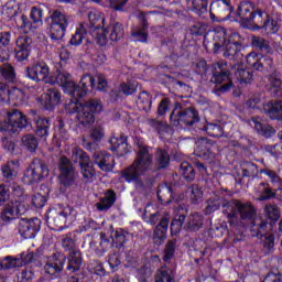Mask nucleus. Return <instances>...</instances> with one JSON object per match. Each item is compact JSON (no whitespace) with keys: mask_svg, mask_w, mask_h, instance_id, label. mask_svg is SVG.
<instances>
[{"mask_svg":"<svg viewBox=\"0 0 282 282\" xmlns=\"http://www.w3.org/2000/svg\"><path fill=\"white\" fill-rule=\"evenodd\" d=\"M212 79L210 82L215 85H220L216 88V91L226 94L235 87V83L241 85H250L254 78V73L251 68H245L241 64H232L226 61H219L210 66ZM227 84L221 85V83Z\"/></svg>","mask_w":282,"mask_h":282,"instance_id":"1","label":"nucleus"},{"mask_svg":"<svg viewBox=\"0 0 282 282\" xmlns=\"http://www.w3.org/2000/svg\"><path fill=\"white\" fill-rule=\"evenodd\" d=\"M152 166L153 152H151V148L139 143L133 163L121 172V177L128 183L133 182L134 188L139 193H147L150 191L151 184H149V181H142V175L151 171Z\"/></svg>","mask_w":282,"mask_h":282,"instance_id":"2","label":"nucleus"},{"mask_svg":"<svg viewBox=\"0 0 282 282\" xmlns=\"http://www.w3.org/2000/svg\"><path fill=\"white\" fill-rule=\"evenodd\" d=\"M243 43L246 40L239 33H228L226 28L217 26L214 30L212 52L214 54L223 52V57L228 61H241Z\"/></svg>","mask_w":282,"mask_h":282,"instance_id":"3","label":"nucleus"},{"mask_svg":"<svg viewBox=\"0 0 282 282\" xmlns=\"http://www.w3.org/2000/svg\"><path fill=\"white\" fill-rule=\"evenodd\" d=\"M65 102L64 109L66 113H77V122L83 127H91L96 122V113L102 111V101L98 98L88 99L84 102L78 101V96H73Z\"/></svg>","mask_w":282,"mask_h":282,"instance_id":"4","label":"nucleus"},{"mask_svg":"<svg viewBox=\"0 0 282 282\" xmlns=\"http://www.w3.org/2000/svg\"><path fill=\"white\" fill-rule=\"evenodd\" d=\"M59 87H63L65 94L68 96H77L78 98H85L89 87H95L96 79L91 75H84L79 82V85H76V82L72 78V74L67 70H57L55 74V79L52 80Z\"/></svg>","mask_w":282,"mask_h":282,"instance_id":"5","label":"nucleus"},{"mask_svg":"<svg viewBox=\"0 0 282 282\" xmlns=\"http://www.w3.org/2000/svg\"><path fill=\"white\" fill-rule=\"evenodd\" d=\"M199 111L195 107H186L185 104L175 102L170 115V124L172 127H194L199 122Z\"/></svg>","mask_w":282,"mask_h":282,"instance_id":"6","label":"nucleus"},{"mask_svg":"<svg viewBox=\"0 0 282 282\" xmlns=\"http://www.w3.org/2000/svg\"><path fill=\"white\" fill-rule=\"evenodd\" d=\"M31 127L28 117L19 109L7 111L3 122H0V131L9 133V135H19L23 129Z\"/></svg>","mask_w":282,"mask_h":282,"instance_id":"7","label":"nucleus"},{"mask_svg":"<svg viewBox=\"0 0 282 282\" xmlns=\"http://www.w3.org/2000/svg\"><path fill=\"white\" fill-rule=\"evenodd\" d=\"M147 221L148 224H151V226H155V224L159 223L153 231V242L155 243V246H162L166 240V232H169L171 214H169L167 212H164L163 214L156 212L154 214H151Z\"/></svg>","mask_w":282,"mask_h":282,"instance_id":"8","label":"nucleus"},{"mask_svg":"<svg viewBox=\"0 0 282 282\" xmlns=\"http://www.w3.org/2000/svg\"><path fill=\"white\" fill-rule=\"evenodd\" d=\"M47 224L63 230L67 221H74L76 219V212L73 207L58 206L53 207L48 210L46 215Z\"/></svg>","mask_w":282,"mask_h":282,"instance_id":"9","label":"nucleus"},{"mask_svg":"<svg viewBox=\"0 0 282 282\" xmlns=\"http://www.w3.org/2000/svg\"><path fill=\"white\" fill-rule=\"evenodd\" d=\"M50 175V167L47 163L40 158H34L29 167L24 172V184H39Z\"/></svg>","mask_w":282,"mask_h":282,"instance_id":"10","label":"nucleus"},{"mask_svg":"<svg viewBox=\"0 0 282 282\" xmlns=\"http://www.w3.org/2000/svg\"><path fill=\"white\" fill-rule=\"evenodd\" d=\"M69 23H72V18H69V15L59 10H54L51 14L50 23V36L52 41H62L65 36V32H67Z\"/></svg>","mask_w":282,"mask_h":282,"instance_id":"11","label":"nucleus"},{"mask_svg":"<svg viewBox=\"0 0 282 282\" xmlns=\"http://www.w3.org/2000/svg\"><path fill=\"white\" fill-rule=\"evenodd\" d=\"M237 14L242 23L259 25L261 17H263V10L257 9L254 3L250 1H242L238 7Z\"/></svg>","mask_w":282,"mask_h":282,"instance_id":"12","label":"nucleus"},{"mask_svg":"<svg viewBox=\"0 0 282 282\" xmlns=\"http://www.w3.org/2000/svg\"><path fill=\"white\" fill-rule=\"evenodd\" d=\"M58 169H59V183L65 188H69V186H74L76 184V167H74V163L67 156H61L58 160Z\"/></svg>","mask_w":282,"mask_h":282,"instance_id":"13","label":"nucleus"},{"mask_svg":"<svg viewBox=\"0 0 282 282\" xmlns=\"http://www.w3.org/2000/svg\"><path fill=\"white\" fill-rule=\"evenodd\" d=\"M41 230V219L39 218H22L18 225V232L23 239H34Z\"/></svg>","mask_w":282,"mask_h":282,"instance_id":"14","label":"nucleus"},{"mask_svg":"<svg viewBox=\"0 0 282 282\" xmlns=\"http://www.w3.org/2000/svg\"><path fill=\"white\" fill-rule=\"evenodd\" d=\"M25 76L30 78V80H34V83H44L48 82L50 76V66H47L44 62H37L32 66H28L25 68Z\"/></svg>","mask_w":282,"mask_h":282,"instance_id":"15","label":"nucleus"},{"mask_svg":"<svg viewBox=\"0 0 282 282\" xmlns=\"http://www.w3.org/2000/svg\"><path fill=\"white\" fill-rule=\"evenodd\" d=\"M67 257L63 253H54L53 259L47 261L44 265V272L52 279L58 278V274L63 272Z\"/></svg>","mask_w":282,"mask_h":282,"instance_id":"16","label":"nucleus"},{"mask_svg":"<svg viewBox=\"0 0 282 282\" xmlns=\"http://www.w3.org/2000/svg\"><path fill=\"white\" fill-rule=\"evenodd\" d=\"M32 53V37L22 35L15 41V58L17 61H28Z\"/></svg>","mask_w":282,"mask_h":282,"instance_id":"17","label":"nucleus"},{"mask_svg":"<svg viewBox=\"0 0 282 282\" xmlns=\"http://www.w3.org/2000/svg\"><path fill=\"white\" fill-rule=\"evenodd\" d=\"M213 147H215L213 140L207 138H199L196 141V155H198V158H204V160H210L212 158H215V153H213Z\"/></svg>","mask_w":282,"mask_h":282,"instance_id":"18","label":"nucleus"},{"mask_svg":"<svg viewBox=\"0 0 282 282\" xmlns=\"http://www.w3.org/2000/svg\"><path fill=\"white\" fill-rule=\"evenodd\" d=\"M94 163L99 166L100 171L109 173L113 171V159L107 151L97 152L93 154Z\"/></svg>","mask_w":282,"mask_h":282,"instance_id":"19","label":"nucleus"},{"mask_svg":"<svg viewBox=\"0 0 282 282\" xmlns=\"http://www.w3.org/2000/svg\"><path fill=\"white\" fill-rule=\"evenodd\" d=\"M235 8L230 6V0H216L212 2L209 12L210 17H228L231 12H234Z\"/></svg>","mask_w":282,"mask_h":282,"instance_id":"20","label":"nucleus"},{"mask_svg":"<svg viewBox=\"0 0 282 282\" xmlns=\"http://www.w3.org/2000/svg\"><path fill=\"white\" fill-rule=\"evenodd\" d=\"M268 220L256 217L250 223L249 232L251 237H256L257 239H263V236L268 234Z\"/></svg>","mask_w":282,"mask_h":282,"instance_id":"21","label":"nucleus"},{"mask_svg":"<svg viewBox=\"0 0 282 282\" xmlns=\"http://www.w3.org/2000/svg\"><path fill=\"white\" fill-rule=\"evenodd\" d=\"M20 166L21 162H19V160L8 161L1 166L2 177L7 182H14V180H17V175H19Z\"/></svg>","mask_w":282,"mask_h":282,"instance_id":"22","label":"nucleus"},{"mask_svg":"<svg viewBox=\"0 0 282 282\" xmlns=\"http://www.w3.org/2000/svg\"><path fill=\"white\" fill-rule=\"evenodd\" d=\"M116 199H118L116 192L113 189H107L104 193V197L99 198V202L95 204V207L100 213H105L116 204Z\"/></svg>","mask_w":282,"mask_h":282,"instance_id":"23","label":"nucleus"},{"mask_svg":"<svg viewBox=\"0 0 282 282\" xmlns=\"http://www.w3.org/2000/svg\"><path fill=\"white\" fill-rule=\"evenodd\" d=\"M63 96L56 88H48L44 95V109L47 111L54 110L56 105H59Z\"/></svg>","mask_w":282,"mask_h":282,"instance_id":"24","label":"nucleus"},{"mask_svg":"<svg viewBox=\"0 0 282 282\" xmlns=\"http://www.w3.org/2000/svg\"><path fill=\"white\" fill-rule=\"evenodd\" d=\"M183 228L187 232H197L198 230H202V228H204V215L197 213L191 214L185 220Z\"/></svg>","mask_w":282,"mask_h":282,"instance_id":"25","label":"nucleus"},{"mask_svg":"<svg viewBox=\"0 0 282 282\" xmlns=\"http://www.w3.org/2000/svg\"><path fill=\"white\" fill-rule=\"evenodd\" d=\"M66 259L68 261L66 268L68 272H80L83 267V252H80V249L70 251Z\"/></svg>","mask_w":282,"mask_h":282,"instance_id":"26","label":"nucleus"},{"mask_svg":"<svg viewBox=\"0 0 282 282\" xmlns=\"http://www.w3.org/2000/svg\"><path fill=\"white\" fill-rule=\"evenodd\" d=\"M239 200H228L224 197L223 213L229 219V224H232V219H237L239 215Z\"/></svg>","mask_w":282,"mask_h":282,"instance_id":"27","label":"nucleus"},{"mask_svg":"<svg viewBox=\"0 0 282 282\" xmlns=\"http://www.w3.org/2000/svg\"><path fill=\"white\" fill-rule=\"evenodd\" d=\"M250 126L264 138H272L276 133V130L270 123H263L256 117L251 118Z\"/></svg>","mask_w":282,"mask_h":282,"instance_id":"28","label":"nucleus"},{"mask_svg":"<svg viewBox=\"0 0 282 282\" xmlns=\"http://www.w3.org/2000/svg\"><path fill=\"white\" fill-rule=\"evenodd\" d=\"M133 239V234L119 228L115 230V234L112 236V246L115 248H124L127 246L128 241H131Z\"/></svg>","mask_w":282,"mask_h":282,"instance_id":"29","label":"nucleus"},{"mask_svg":"<svg viewBox=\"0 0 282 282\" xmlns=\"http://www.w3.org/2000/svg\"><path fill=\"white\" fill-rule=\"evenodd\" d=\"M263 111L271 120H279L281 118L282 100H271L264 104Z\"/></svg>","mask_w":282,"mask_h":282,"instance_id":"30","label":"nucleus"},{"mask_svg":"<svg viewBox=\"0 0 282 282\" xmlns=\"http://www.w3.org/2000/svg\"><path fill=\"white\" fill-rule=\"evenodd\" d=\"M256 30H264L265 34H276L279 32V22L276 20L270 18V15H265L263 20V15L261 17V23L253 24Z\"/></svg>","mask_w":282,"mask_h":282,"instance_id":"31","label":"nucleus"},{"mask_svg":"<svg viewBox=\"0 0 282 282\" xmlns=\"http://www.w3.org/2000/svg\"><path fill=\"white\" fill-rule=\"evenodd\" d=\"M110 149L117 153V155L122 158V155H127V153H129V143H127V139L124 137H112L110 139Z\"/></svg>","mask_w":282,"mask_h":282,"instance_id":"32","label":"nucleus"},{"mask_svg":"<svg viewBox=\"0 0 282 282\" xmlns=\"http://www.w3.org/2000/svg\"><path fill=\"white\" fill-rule=\"evenodd\" d=\"M280 189H276L273 186H270V183H260L259 185V200L260 202H268V199H274L276 198V195Z\"/></svg>","mask_w":282,"mask_h":282,"instance_id":"33","label":"nucleus"},{"mask_svg":"<svg viewBox=\"0 0 282 282\" xmlns=\"http://www.w3.org/2000/svg\"><path fill=\"white\" fill-rule=\"evenodd\" d=\"M173 193H175V187L171 184H164L159 186L156 192L158 199L164 204H171L173 202Z\"/></svg>","mask_w":282,"mask_h":282,"instance_id":"34","label":"nucleus"},{"mask_svg":"<svg viewBox=\"0 0 282 282\" xmlns=\"http://www.w3.org/2000/svg\"><path fill=\"white\" fill-rule=\"evenodd\" d=\"M72 162L75 164H79V167L85 166V164H89L91 162V158L85 150L79 148H73L72 149V155H70Z\"/></svg>","mask_w":282,"mask_h":282,"instance_id":"35","label":"nucleus"},{"mask_svg":"<svg viewBox=\"0 0 282 282\" xmlns=\"http://www.w3.org/2000/svg\"><path fill=\"white\" fill-rule=\"evenodd\" d=\"M36 129L35 134L37 138H47L50 135V127H52V123L50 122V118L46 117H39L36 122Z\"/></svg>","mask_w":282,"mask_h":282,"instance_id":"36","label":"nucleus"},{"mask_svg":"<svg viewBox=\"0 0 282 282\" xmlns=\"http://www.w3.org/2000/svg\"><path fill=\"white\" fill-rule=\"evenodd\" d=\"M154 282H175V272L173 269L162 267L161 269L156 270Z\"/></svg>","mask_w":282,"mask_h":282,"instance_id":"37","label":"nucleus"},{"mask_svg":"<svg viewBox=\"0 0 282 282\" xmlns=\"http://www.w3.org/2000/svg\"><path fill=\"white\" fill-rule=\"evenodd\" d=\"M88 21L89 24H84L86 30L88 28V32H94L95 30H100L102 29V21H105V19H102L100 17V13L96 12V11H90L88 13Z\"/></svg>","mask_w":282,"mask_h":282,"instance_id":"38","label":"nucleus"},{"mask_svg":"<svg viewBox=\"0 0 282 282\" xmlns=\"http://www.w3.org/2000/svg\"><path fill=\"white\" fill-rule=\"evenodd\" d=\"M272 65H274L272 57L268 55H260V58H257L253 64V69L257 72H270V69H272Z\"/></svg>","mask_w":282,"mask_h":282,"instance_id":"39","label":"nucleus"},{"mask_svg":"<svg viewBox=\"0 0 282 282\" xmlns=\"http://www.w3.org/2000/svg\"><path fill=\"white\" fill-rule=\"evenodd\" d=\"M155 162L159 171L169 169V165L171 164V155L166 150L158 149L155 153Z\"/></svg>","mask_w":282,"mask_h":282,"instance_id":"40","label":"nucleus"},{"mask_svg":"<svg viewBox=\"0 0 282 282\" xmlns=\"http://www.w3.org/2000/svg\"><path fill=\"white\" fill-rule=\"evenodd\" d=\"M14 96H20L21 98V89L14 88L10 90L8 85H6L4 83H0V99L2 100V102H6V100H14Z\"/></svg>","mask_w":282,"mask_h":282,"instance_id":"41","label":"nucleus"},{"mask_svg":"<svg viewBox=\"0 0 282 282\" xmlns=\"http://www.w3.org/2000/svg\"><path fill=\"white\" fill-rule=\"evenodd\" d=\"M224 204V196H213L206 200L205 215H213Z\"/></svg>","mask_w":282,"mask_h":282,"instance_id":"42","label":"nucleus"},{"mask_svg":"<svg viewBox=\"0 0 282 282\" xmlns=\"http://www.w3.org/2000/svg\"><path fill=\"white\" fill-rule=\"evenodd\" d=\"M21 142L29 153H35L36 149H39V139L32 133L24 134Z\"/></svg>","mask_w":282,"mask_h":282,"instance_id":"43","label":"nucleus"},{"mask_svg":"<svg viewBox=\"0 0 282 282\" xmlns=\"http://www.w3.org/2000/svg\"><path fill=\"white\" fill-rule=\"evenodd\" d=\"M18 217H19V214L17 213V207L14 205V202H10L6 204L1 212L2 221L10 223L13 219H17Z\"/></svg>","mask_w":282,"mask_h":282,"instance_id":"44","label":"nucleus"},{"mask_svg":"<svg viewBox=\"0 0 282 282\" xmlns=\"http://www.w3.org/2000/svg\"><path fill=\"white\" fill-rule=\"evenodd\" d=\"M251 45L260 52H265V54H272L270 42L261 36L253 35L251 37Z\"/></svg>","mask_w":282,"mask_h":282,"instance_id":"45","label":"nucleus"},{"mask_svg":"<svg viewBox=\"0 0 282 282\" xmlns=\"http://www.w3.org/2000/svg\"><path fill=\"white\" fill-rule=\"evenodd\" d=\"M240 169L242 171V177H257L259 175V167L253 162L242 161Z\"/></svg>","mask_w":282,"mask_h":282,"instance_id":"46","label":"nucleus"},{"mask_svg":"<svg viewBox=\"0 0 282 282\" xmlns=\"http://www.w3.org/2000/svg\"><path fill=\"white\" fill-rule=\"evenodd\" d=\"M152 102L153 101H152L151 95H149V93H147V91H142L138 96L137 107L141 111H145V113H147V112L151 111Z\"/></svg>","mask_w":282,"mask_h":282,"instance_id":"47","label":"nucleus"},{"mask_svg":"<svg viewBox=\"0 0 282 282\" xmlns=\"http://www.w3.org/2000/svg\"><path fill=\"white\" fill-rule=\"evenodd\" d=\"M180 175L185 180V182H193L195 180V169L188 162H183L180 164L178 169Z\"/></svg>","mask_w":282,"mask_h":282,"instance_id":"48","label":"nucleus"},{"mask_svg":"<svg viewBox=\"0 0 282 282\" xmlns=\"http://www.w3.org/2000/svg\"><path fill=\"white\" fill-rule=\"evenodd\" d=\"M238 214H240L241 219H249L250 221H253L256 219L254 215H257V212L252 205L239 203Z\"/></svg>","mask_w":282,"mask_h":282,"instance_id":"49","label":"nucleus"},{"mask_svg":"<svg viewBox=\"0 0 282 282\" xmlns=\"http://www.w3.org/2000/svg\"><path fill=\"white\" fill-rule=\"evenodd\" d=\"M175 250H177V239L173 238L167 240L164 249L163 261L169 263L173 257H175Z\"/></svg>","mask_w":282,"mask_h":282,"instance_id":"50","label":"nucleus"},{"mask_svg":"<svg viewBox=\"0 0 282 282\" xmlns=\"http://www.w3.org/2000/svg\"><path fill=\"white\" fill-rule=\"evenodd\" d=\"M85 39H87V28L85 24H80L79 28L76 29L75 34L72 35L69 43L70 45L78 46Z\"/></svg>","mask_w":282,"mask_h":282,"instance_id":"51","label":"nucleus"},{"mask_svg":"<svg viewBox=\"0 0 282 282\" xmlns=\"http://www.w3.org/2000/svg\"><path fill=\"white\" fill-rule=\"evenodd\" d=\"M261 173H263L264 175H267V177H269L270 184L271 186H273V188H276L278 191H282V180H281V176H279V174L275 171H272L270 169H264V170H261Z\"/></svg>","mask_w":282,"mask_h":282,"instance_id":"52","label":"nucleus"},{"mask_svg":"<svg viewBox=\"0 0 282 282\" xmlns=\"http://www.w3.org/2000/svg\"><path fill=\"white\" fill-rule=\"evenodd\" d=\"M108 30L110 32V41L118 42L124 36V28L119 22L110 25Z\"/></svg>","mask_w":282,"mask_h":282,"instance_id":"53","label":"nucleus"},{"mask_svg":"<svg viewBox=\"0 0 282 282\" xmlns=\"http://www.w3.org/2000/svg\"><path fill=\"white\" fill-rule=\"evenodd\" d=\"M80 173L85 182H94V178L96 177V169H94V163L90 161L85 165H82Z\"/></svg>","mask_w":282,"mask_h":282,"instance_id":"54","label":"nucleus"},{"mask_svg":"<svg viewBox=\"0 0 282 282\" xmlns=\"http://www.w3.org/2000/svg\"><path fill=\"white\" fill-rule=\"evenodd\" d=\"M37 254L32 252V251H26V252H22L20 253V257L18 258L21 267L23 268V265H29V263H34L35 265H41V262H36L37 259Z\"/></svg>","mask_w":282,"mask_h":282,"instance_id":"55","label":"nucleus"},{"mask_svg":"<svg viewBox=\"0 0 282 282\" xmlns=\"http://www.w3.org/2000/svg\"><path fill=\"white\" fill-rule=\"evenodd\" d=\"M203 131H206L207 135H210V138H221L224 135V128L217 123H207L203 128Z\"/></svg>","mask_w":282,"mask_h":282,"instance_id":"56","label":"nucleus"},{"mask_svg":"<svg viewBox=\"0 0 282 282\" xmlns=\"http://www.w3.org/2000/svg\"><path fill=\"white\" fill-rule=\"evenodd\" d=\"M186 221V215L181 214L177 218H174L170 225L171 235H178Z\"/></svg>","mask_w":282,"mask_h":282,"instance_id":"57","label":"nucleus"},{"mask_svg":"<svg viewBox=\"0 0 282 282\" xmlns=\"http://www.w3.org/2000/svg\"><path fill=\"white\" fill-rule=\"evenodd\" d=\"M192 10L196 12L198 17L208 12V0H192Z\"/></svg>","mask_w":282,"mask_h":282,"instance_id":"58","label":"nucleus"},{"mask_svg":"<svg viewBox=\"0 0 282 282\" xmlns=\"http://www.w3.org/2000/svg\"><path fill=\"white\" fill-rule=\"evenodd\" d=\"M188 192L191 193L189 199L194 203L197 204L204 197V192H202V187L197 184H193L192 186L188 187Z\"/></svg>","mask_w":282,"mask_h":282,"instance_id":"59","label":"nucleus"},{"mask_svg":"<svg viewBox=\"0 0 282 282\" xmlns=\"http://www.w3.org/2000/svg\"><path fill=\"white\" fill-rule=\"evenodd\" d=\"M107 30L105 29H97L95 31H93V36H95L96 42L98 43V45H100L101 47H105V45H107L108 43V39H107Z\"/></svg>","mask_w":282,"mask_h":282,"instance_id":"60","label":"nucleus"},{"mask_svg":"<svg viewBox=\"0 0 282 282\" xmlns=\"http://www.w3.org/2000/svg\"><path fill=\"white\" fill-rule=\"evenodd\" d=\"M34 279V268L26 267L18 274V282H28Z\"/></svg>","mask_w":282,"mask_h":282,"instance_id":"61","label":"nucleus"},{"mask_svg":"<svg viewBox=\"0 0 282 282\" xmlns=\"http://www.w3.org/2000/svg\"><path fill=\"white\" fill-rule=\"evenodd\" d=\"M262 247L265 254H270L272 250H274V236L273 234H267L263 236Z\"/></svg>","mask_w":282,"mask_h":282,"instance_id":"62","label":"nucleus"},{"mask_svg":"<svg viewBox=\"0 0 282 282\" xmlns=\"http://www.w3.org/2000/svg\"><path fill=\"white\" fill-rule=\"evenodd\" d=\"M89 138L96 142H102V139L105 138V128H102V126L93 127L90 129Z\"/></svg>","mask_w":282,"mask_h":282,"instance_id":"63","label":"nucleus"},{"mask_svg":"<svg viewBox=\"0 0 282 282\" xmlns=\"http://www.w3.org/2000/svg\"><path fill=\"white\" fill-rule=\"evenodd\" d=\"M271 94L275 98H282V80L280 78L271 79Z\"/></svg>","mask_w":282,"mask_h":282,"instance_id":"64","label":"nucleus"}]
</instances>
